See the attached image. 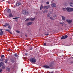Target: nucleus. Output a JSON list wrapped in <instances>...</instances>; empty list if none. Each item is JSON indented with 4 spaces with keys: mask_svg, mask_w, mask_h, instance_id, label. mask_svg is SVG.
<instances>
[{
    "mask_svg": "<svg viewBox=\"0 0 73 73\" xmlns=\"http://www.w3.org/2000/svg\"><path fill=\"white\" fill-rule=\"evenodd\" d=\"M48 35H49V34H46L45 35V36H48Z\"/></svg>",
    "mask_w": 73,
    "mask_h": 73,
    "instance_id": "a19ab883",
    "label": "nucleus"
},
{
    "mask_svg": "<svg viewBox=\"0 0 73 73\" xmlns=\"http://www.w3.org/2000/svg\"><path fill=\"white\" fill-rule=\"evenodd\" d=\"M44 46H46V43H44L43 44Z\"/></svg>",
    "mask_w": 73,
    "mask_h": 73,
    "instance_id": "72a5a7b5",
    "label": "nucleus"
},
{
    "mask_svg": "<svg viewBox=\"0 0 73 73\" xmlns=\"http://www.w3.org/2000/svg\"><path fill=\"white\" fill-rule=\"evenodd\" d=\"M8 4H11V3H10V2H9V1H7Z\"/></svg>",
    "mask_w": 73,
    "mask_h": 73,
    "instance_id": "c03bdc74",
    "label": "nucleus"
},
{
    "mask_svg": "<svg viewBox=\"0 0 73 73\" xmlns=\"http://www.w3.org/2000/svg\"><path fill=\"white\" fill-rule=\"evenodd\" d=\"M49 73H53V72H49Z\"/></svg>",
    "mask_w": 73,
    "mask_h": 73,
    "instance_id": "a18cd8bd",
    "label": "nucleus"
},
{
    "mask_svg": "<svg viewBox=\"0 0 73 73\" xmlns=\"http://www.w3.org/2000/svg\"><path fill=\"white\" fill-rule=\"evenodd\" d=\"M53 16L54 17H56V15H54Z\"/></svg>",
    "mask_w": 73,
    "mask_h": 73,
    "instance_id": "ea45409f",
    "label": "nucleus"
},
{
    "mask_svg": "<svg viewBox=\"0 0 73 73\" xmlns=\"http://www.w3.org/2000/svg\"><path fill=\"white\" fill-rule=\"evenodd\" d=\"M29 20H30V19H27L25 20V21H29Z\"/></svg>",
    "mask_w": 73,
    "mask_h": 73,
    "instance_id": "cd10ccee",
    "label": "nucleus"
},
{
    "mask_svg": "<svg viewBox=\"0 0 73 73\" xmlns=\"http://www.w3.org/2000/svg\"><path fill=\"white\" fill-rule=\"evenodd\" d=\"M7 12L9 13L11 12V10L10 9H8L7 10Z\"/></svg>",
    "mask_w": 73,
    "mask_h": 73,
    "instance_id": "f3484780",
    "label": "nucleus"
},
{
    "mask_svg": "<svg viewBox=\"0 0 73 73\" xmlns=\"http://www.w3.org/2000/svg\"><path fill=\"white\" fill-rule=\"evenodd\" d=\"M2 68V69H4L5 68V66H3Z\"/></svg>",
    "mask_w": 73,
    "mask_h": 73,
    "instance_id": "e433bc0d",
    "label": "nucleus"
},
{
    "mask_svg": "<svg viewBox=\"0 0 73 73\" xmlns=\"http://www.w3.org/2000/svg\"><path fill=\"white\" fill-rule=\"evenodd\" d=\"M70 5L71 7H73V3H70Z\"/></svg>",
    "mask_w": 73,
    "mask_h": 73,
    "instance_id": "4be33fe9",
    "label": "nucleus"
},
{
    "mask_svg": "<svg viewBox=\"0 0 73 73\" xmlns=\"http://www.w3.org/2000/svg\"><path fill=\"white\" fill-rule=\"evenodd\" d=\"M33 24V23L32 22H29L27 23V26H29V25H32Z\"/></svg>",
    "mask_w": 73,
    "mask_h": 73,
    "instance_id": "6e6552de",
    "label": "nucleus"
},
{
    "mask_svg": "<svg viewBox=\"0 0 73 73\" xmlns=\"http://www.w3.org/2000/svg\"><path fill=\"white\" fill-rule=\"evenodd\" d=\"M71 1H72V2H73V0H71Z\"/></svg>",
    "mask_w": 73,
    "mask_h": 73,
    "instance_id": "3c124183",
    "label": "nucleus"
},
{
    "mask_svg": "<svg viewBox=\"0 0 73 73\" xmlns=\"http://www.w3.org/2000/svg\"><path fill=\"white\" fill-rule=\"evenodd\" d=\"M9 17H13V15H12V13H9Z\"/></svg>",
    "mask_w": 73,
    "mask_h": 73,
    "instance_id": "2eb2a0df",
    "label": "nucleus"
},
{
    "mask_svg": "<svg viewBox=\"0 0 73 73\" xmlns=\"http://www.w3.org/2000/svg\"><path fill=\"white\" fill-rule=\"evenodd\" d=\"M2 72V69L1 68L0 69V72Z\"/></svg>",
    "mask_w": 73,
    "mask_h": 73,
    "instance_id": "58836bf2",
    "label": "nucleus"
},
{
    "mask_svg": "<svg viewBox=\"0 0 73 73\" xmlns=\"http://www.w3.org/2000/svg\"><path fill=\"white\" fill-rule=\"evenodd\" d=\"M68 37V36L67 35H65V36H62L61 37V39L63 40V39H65V38H67V37Z\"/></svg>",
    "mask_w": 73,
    "mask_h": 73,
    "instance_id": "39448f33",
    "label": "nucleus"
},
{
    "mask_svg": "<svg viewBox=\"0 0 73 73\" xmlns=\"http://www.w3.org/2000/svg\"><path fill=\"white\" fill-rule=\"evenodd\" d=\"M14 56H15V57H18V55H17V53H15L14 54Z\"/></svg>",
    "mask_w": 73,
    "mask_h": 73,
    "instance_id": "aec40b11",
    "label": "nucleus"
},
{
    "mask_svg": "<svg viewBox=\"0 0 73 73\" xmlns=\"http://www.w3.org/2000/svg\"><path fill=\"white\" fill-rule=\"evenodd\" d=\"M47 16L48 17H50V14H47Z\"/></svg>",
    "mask_w": 73,
    "mask_h": 73,
    "instance_id": "c756f323",
    "label": "nucleus"
},
{
    "mask_svg": "<svg viewBox=\"0 0 73 73\" xmlns=\"http://www.w3.org/2000/svg\"><path fill=\"white\" fill-rule=\"evenodd\" d=\"M33 48H31L30 49V50H32V49Z\"/></svg>",
    "mask_w": 73,
    "mask_h": 73,
    "instance_id": "49530a36",
    "label": "nucleus"
},
{
    "mask_svg": "<svg viewBox=\"0 0 73 73\" xmlns=\"http://www.w3.org/2000/svg\"><path fill=\"white\" fill-rule=\"evenodd\" d=\"M5 31H7V32H9L10 34H12V33L10 31V30L9 29H5Z\"/></svg>",
    "mask_w": 73,
    "mask_h": 73,
    "instance_id": "9d476101",
    "label": "nucleus"
},
{
    "mask_svg": "<svg viewBox=\"0 0 73 73\" xmlns=\"http://www.w3.org/2000/svg\"><path fill=\"white\" fill-rule=\"evenodd\" d=\"M1 66H2L0 65V68H1Z\"/></svg>",
    "mask_w": 73,
    "mask_h": 73,
    "instance_id": "603ef678",
    "label": "nucleus"
},
{
    "mask_svg": "<svg viewBox=\"0 0 73 73\" xmlns=\"http://www.w3.org/2000/svg\"><path fill=\"white\" fill-rule=\"evenodd\" d=\"M30 62H33V63H35L36 62V59L33 58H31L30 59Z\"/></svg>",
    "mask_w": 73,
    "mask_h": 73,
    "instance_id": "f03ea898",
    "label": "nucleus"
},
{
    "mask_svg": "<svg viewBox=\"0 0 73 73\" xmlns=\"http://www.w3.org/2000/svg\"><path fill=\"white\" fill-rule=\"evenodd\" d=\"M11 50L10 49H9L7 51H11Z\"/></svg>",
    "mask_w": 73,
    "mask_h": 73,
    "instance_id": "de8ad7c7",
    "label": "nucleus"
},
{
    "mask_svg": "<svg viewBox=\"0 0 73 73\" xmlns=\"http://www.w3.org/2000/svg\"><path fill=\"white\" fill-rule=\"evenodd\" d=\"M50 7V6H45L44 7V9H48Z\"/></svg>",
    "mask_w": 73,
    "mask_h": 73,
    "instance_id": "1a4fd4ad",
    "label": "nucleus"
},
{
    "mask_svg": "<svg viewBox=\"0 0 73 73\" xmlns=\"http://www.w3.org/2000/svg\"><path fill=\"white\" fill-rule=\"evenodd\" d=\"M71 64H73V62H71Z\"/></svg>",
    "mask_w": 73,
    "mask_h": 73,
    "instance_id": "8fccbe9b",
    "label": "nucleus"
},
{
    "mask_svg": "<svg viewBox=\"0 0 73 73\" xmlns=\"http://www.w3.org/2000/svg\"><path fill=\"white\" fill-rule=\"evenodd\" d=\"M61 17L62 20H63V21H65L66 19L65 17L64 16H62Z\"/></svg>",
    "mask_w": 73,
    "mask_h": 73,
    "instance_id": "9b49d317",
    "label": "nucleus"
},
{
    "mask_svg": "<svg viewBox=\"0 0 73 73\" xmlns=\"http://www.w3.org/2000/svg\"><path fill=\"white\" fill-rule=\"evenodd\" d=\"M7 26L6 25H3V27H6Z\"/></svg>",
    "mask_w": 73,
    "mask_h": 73,
    "instance_id": "37998d69",
    "label": "nucleus"
},
{
    "mask_svg": "<svg viewBox=\"0 0 73 73\" xmlns=\"http://www.w3.org/2000/svg\"><path fill=\"white\" fill-rule=\"evenodd\" d=\"M66 11H67L68 12H71L73 11V8H70V7H68L66 8Z\"/></svg>",
    "mask_w": 73,
    "mask_h": 73,
    "instance_id": "f257e3e1",
    "label": "nucleus"
},
{
    "mask_svg": "<svg viewBox=\"0 0 73 73\" xmlns=\"http://www.w3.org/2000/svg\"><path fill=\"white\" fill-rule=\"evenodd\" d=\"M46 4H49V2H46Z\"/></svg>",
    "mask_w": 73,
    "mask_h": 73,
    "instance_id": "f704fd0d",
    "label": "nucleus"
},
{
    "mask_svg": "<svg viewBox=\"0 0 73 73\" xmlns=\"http://www.w3.org/2000/svg\"><path fill=\"white\" fill-rule=\"evenodd\" d=\"M66 21L67 23H68L69 24H70L72 22V20H69V19H67L66 20Z\"/></svg>",
    "mask_w": 73,
    "mask_h": 73,
    "instance_id": "423d86ee",
    "label": "nucleus"
},
{
    "mask_svg": "<svg viewBox=\"0 0 73 73\" xmlns=\"http://www.w3.org/2000/svg\"><path fill=\"white\" fill-rule=\"evenodd\" d=\"M15 62V61L14 60H12L11 61V62H12V63H14V62Z\"/></svg>",
    "mask_w": 73,
    "mask_h": 73,
    "instance_id": "5701e85b",
    "label": "nucleus"
},
{
    "mask_svg": "<svg viewBox=\"0 0 73 73\" xmlns=\"http://www.w3.org/2000/svg\"><path fill=\"white\" fill-rule=\"evenodd\" d=\"M60 24H62V25H63V24H64V23H62L61 22H60Z\"/></svg>",
    "mask_w": 73,
    "mask_h": 73,
    "instance_id": "c9c22d12",
    "label": "nucleus"
},
{
    "mask_svg": "<svg viewBox=\"0 0 73 73\" xmlns=\"http://www.w3.org/2000/svg\"><path fill=\"white\" fill-rule=\"evenodd\" d=\"M0 61H2V62L3 61H4V59L1 58L0 59Z\"/></svg>",
    "mask_w": 73,
    "mask_h": 73,
    "instance_id": "2f4dec72",
    "label": "nucleus"
},
{
    "mask_svg": "<svg viewBox=\"0 0 73 73\" xmlns=\"http://www.w3.org/2000/svg\"><path fill=\"white\" fill-rule=\"evenodd\" d=\"M27 37V35H25Z\"/></svg>",
    "mask_w": 73,
    "mask_h": 73,
    "instance_id": "5fc2aeb1",
    "label": "nucleus"
},
{
    "mask_svg": "<svg viewBox=\"0 0 73 73\" xmlns=\"http://www.w3.org/2000/svg\"><path fill=\"white\" fill-rule=\"evenodd\" d=\"M62 9L63 11H65V10H66V9L64 8H62Z\"/></svg>",
    "mask_w": 73,
    "mask_h": 73,
    "instance_id": "7c9ffc66",
    "label": "nucleus"
},
{
    "mask_svg": "<svg viewBox=\"0 0 73 73\" xmlns=\"http://www.w3.org/2000/svg\"><path fill=\"white\" fill-rule=\"evenodd\" d=\"M50 19H51V20H54V19L52 17H50Z\"/></svg>",
    "mask_w": 73,
    "mask_h": 73,
    "instance_id": "bb28decb",
    "label": "nucleus"
},
{
    "mask_svg": "<svg viewBox=\"0 0 73 73\" xmlns=\"http://www.w3.org/2000/svg\"><path fill=\"white\" fill-rule=\"evenodd\" d=\"M3 31V29H0V31Z\"/></svg>",
    "mask_w": 73,
    "mask_h": 73,
    "instance_id": "09e8293b",
    "label": "nucleus"
},
{
    "mask_svg": "<svg viewBox=\"0 0 73 73\" xmlns=\"http://www.w3.org/2000/svg\"><path fill=\"white\" fill-rule=\"evenodd\" d=\"M16 32H17V33H20V31H17Z\"/></svg>",
    "mask_w": 73,
    "mask_h": 73,
    "instance_id": "4c0bfd02",
    "label": "nucleus"
},
{
    "mask_svg": "<svg viewBox=\"0 0 73 73\" xmlns=\"http://www.w3.org/2000/svg\"><path fill=\"white\" fill-rule=\"evenodd\" d=\"M5 25H6V26H9V24L8 23H5Z\"/></svg>",
    "mask_w": 73,
    "mask_h": 73,
    "instance_id": "c85d7f7f",
    "label": "nucleus"
},
{
    "mask_svg": "<svg viewBox=\"0 0 73 73\" xmlns=\"http://www.w3.org/2000/svg\"><path fill=\"white\" fill-rule=\"evenodd\" d=\"M8 28L9 29H12V28H11V26H10V25H9L8 26Z\"/></svg>",
    "mask_w": 73,
    "mask_h": 73,
    "instance_id": "a878e982",
    "label": "nucleus"
},
{
    "mask_svg": "<svg viewBox=\"0 0 73 73\" xmlns=\"http://www.w3.org/2000/svg\"><path fill=\"white\" fill-rule=\"evenodd\" d=\"M4 34H3V31H1L0 32V36H3Z\"/></svg>",
    "mask_w": 73,
    "mask_h": 73,
    "instance_id": "ddd939ff",
    "label": "nucleus"
},
{
    "mask_svg": "<svg viewBox=\"0 0 73 73\" xmlns=\"http://www.w3.org/2000/svg\"><path fill=\"white\" fill-rule=\"evenodd\" d=\"M8 60L7 59H6L5 60V64H8Z\"/></svg>",
    "mask_w": 73,
    "mask_h": 73,
    "instance_id": "4468645a",
    "label": "nucleus"
},
{
    "mask_svg": "<svg viewBox=\"0 0 73 73\" xmlns=\"http://www.w3.org/2000/svg\"><path fill=\"white\" fill-rule=\"evenodd\" d=\"M49 66H50V67H52L53 66V63L52 62H51L49 64Z\"/></svg>",
    "mask_w": 73,
    "mask_h": 73,
    "instance_id": "f8f14e48",
    "label": "nucleus"
},
{
    "mask_svg": "<svg viewBox=\"0 0 73 73\" xmlns=\"http://www.w3.org/2000/svg\"><path fill=\"white\" fill-rule=\"evenodd\" d=\"M65 25H66V24H65Z\"/></svg>",
    "mask_w": 73,
    "mask_h": 73,
    "instance_id": "864d4df0",
    "label": "nucleus"
},
{
    "mask_svg": "<svg viewBox=\"0 0 73 73\" xmlns=\"http://www.w3.org/2000/svg\"><path fill=\"white\" fill-rule=\"evenodd\" d=\"M43 68L45 69H49L50 66L48 65H44L43 66Z\"/></svg>",
    "mask_w": 73,
    "mask_h": 73,
    "instance_id": "20e7f679",
    "label": "nucleus"
},
{
    "mask_svg": "<svg viewBox=\"0 0 73 73\" xmlns=\"http://www.w3.org/2000/svg\"><path fill=\"white\" fill-rule=\"evenodd\" d=\"M19 19V17H15V18H13V19L14 20H16V19Z\"/></svg>",
    "mask_w": 73,
    "mask_h": 73,
    "instance_id": "393cba45",
    "label": "nucleus"
},
{
    "mask_svg": "<svg viewBox=\"0 0 73 73\" xmlns=\"http://www.w3.org/2000/svg\"><path fill=\"white\" fill-rule=\"evenodd\" d=\"M51 6L52 7L54 8V7H56V4L54 3H52L51 4Z\"/></svg>",
    "mask_w": 73,
    "mask_h": 73,
    "instance_id": "0eeeda50",
    "label": "nucleus"
},
{
    "mask_svg": "<svg viewBox=\"0 0 73 73\" xmlns=\"http://www.w3.org/2000/svg\"><path fill=\"white\" fill-rule=\"evenodd\" d=\"M22 14L23 15H27V14H29V12L26 10H25L23 11Z\"/></svg>",
    "mask_w": 73,
    "mask_h": 73,
    "instance_id": "7ed1b4c3",
    "label": "nucleus"
},
{
    "mask_svg": "<svg viewBox=\"0 0 73 73\" xmlns=\"http://www.w3.org/2000/svg\"><path fill=\"white\" fill-rule=\"evenodd\" d=\"M62 26H63V25H62Z\"/></svg>",
    "mask_w": 73,
    "mask_h": 73,
    "instance_id": "4d7b16f0",
    "label": "nucleus"
},
{
    "mask_svg": "<svg viewBox=\"0 0 73 73\" xmlns=\"http://www.w3.org/2000/svg\"><path fill=\"white\" fill-rule=\"evenodd\" d=\"M5 0H3V1H4Z\"/></svg>",
    "mask_w": 73,
    "mask_h": 73,
    "instance_id": "6e6d98bb",
    "label": "nucleus"
},
{
    "mask_svg": "<svg viewBox=\"0 0 73 73\" xmlns=\"http://www.w3.org/2000/svg\"><path fill=\"white\" fill-rule=\"evenodd\" d=\"M5 57L4 55H1V58H3V57Z\"/></svg>",
    "mask_w": 73,
    "mask_h": 73,
    "instance_id": "473e14b6",
    "label": "nucleus"
},
{
    "mask_svg": "<svg viewBox=\"0 0 73 73\" xmlns=\"http://www.w3.org/2000/svg\"><path fill=\"white\" fill-rule=\"evenodd\" d=\"M42 8H43V6L42 5H41L40 7V10H41Z\"/></svg>",
    "mask_w": 73,
    "mask_h": 73,
    "instance_id": "412c9836",
    "label": "nucleus"
},
{
    "mask_svg": "<svg viewBox=\"0 0 73 73\" xmlns=\"http://www.w3.org/2000/svg\"><path fill=\"white\" fill-rule=\"evenodd\" d=\"M52 13H53V12L51 11V12H50V14H52Z\"/></svg>",
    "mask_w": 73,
    "mask_h": 73,
    "instance_id": "79ce46f5",
    "label": "nucleus"
},
{
    "mask_svg": "<svg viewBox=\"0 0 73 73\" xmlns=\"http://www.w3.org/2000/svg\"><path fill=\"white\" fill-rule=\"evenodd\" d=\"M0 65L2 66L3 65H4V63H3V62H1Z\"/></svg>",
    "mask_w": 73,
    "mask_h": 73,
    "instance_id": "b1692460",
    "label": "nucleus"
},
{
    "mask_svg": "<svg viewBox=\"0 0 73 73\" xmlns=\"http://www.w3.org/2000/svg\"><path fill=\"white\" fill-rule=\"evenodd\" d=\"M7 71L8 72H9L11 70L10 69V68H6Z\"/></svg>",
    "mask_w": 73,
    "mask_h": 73,
    "instance_id": "dca6fc26",
    "label": "nucleus"
},
{
    "mask_svg": "<svg viewBox=\"0 0 73 73\" xmlns=\"http://www.w3.org/2000/svg\"><path fill=\"white\" fill-rule=\"evenodd\" d=\"M21 5V3H17L16 4V6H17V7H18L19 5Z\"/></svg>",
    "mask_w": 73,
    "mask_h": 73,
    "instance_id": "6ab92c4d",
    "label": "nucleus"
},
{
    "mask_svg": "<svg viewBox=\"0 0 73 73\" xmlns=\"http://www.w3.org/2000/svg\"><path fill=\"white\" fill-rule=\"evenodd\" d=\"M35 20V18H30V20L31 21H34Z\"/></svg>",
    "mask_w": 73,
    "mask_h": 73,
    "instance_id": "a211bd4d",
    "label": "nucleus"
}]
</instances>
